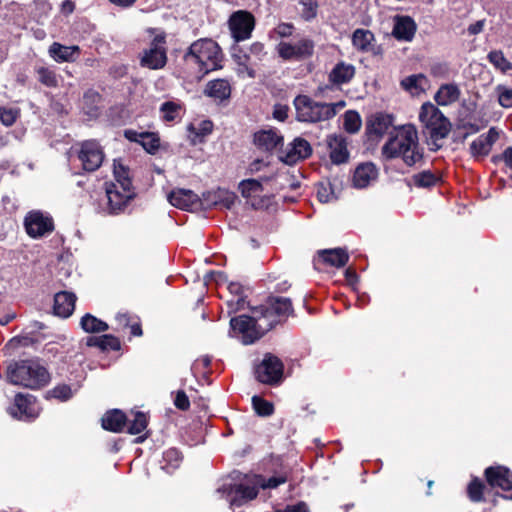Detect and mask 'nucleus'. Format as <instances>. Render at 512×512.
Listing matches in <instances>:
<instances>
[{
	"label": "nucleus",
	"instance_id": "nucleus-1",
	"mask_svg": "<svg viewBox=\"0 0 512 512\" xmlns=\"http://www.w3.org/2000/svg\"><path fill=\"white\" fill-rule=\"evenodd\" d=\"M384 160L400 158L405 165L412 167L423 158V149L419 145L417 130L412 125L394 128L382 146Z\"/></svg>",
	"mask_w": 512,
	"mask_h": 512
},
{
	"label": "nucleus",
	"instance_id": "nucleus-2",
	"mask_svg": "<svg viewBox=\"0 0 512 512\" xmlns=\"http://www.w3.org/2000/svg\"><path fill=\"white\" fill-rule=\"evenodd\" d=\"M184 64L196 79L222 68L223 53L217 42L210 38L194 41L183 56Z\"/></svg>",
	"mask_w": 512,
	"mask_h": 512
},
{
	"label": "nucleus",
	"instance_id": "nucleus-3",
	"mask_svg": "<svg viewBox=\"0 0 512 512\" xmlns=\"http://www.w3.org/2000/svg\"><path fill=\"white\" fill-rule=\"evenodd\" d=\"M287 481L285 476H272L265 479L262 475L246 477L245 482L232 484L224 483L217 489L221 497L229 500L232 509L241 507L251 500L255 499L259 493V488L275 489Z\"/></svg>",
	"mask_w": 512,
	"mask_h": 512
},
{
	"label": "nucleus",
	"instance_id": "nucleus-4",
	"mask_svg": "<svg viewBox=\"0 0 512 512\" xmlns=\"http://www.w3.org/2000/svg\"><path fill=\"white\" fill-rule=\"evenodd\" d=\"M7 380L13 385L39 389L49 382L50 374L38 360H20L8 366Z\"/></svg>",
	"mask_w": 512,
	"mask_h": 512
},
{
	"label": "nucleus",
	"instance_id": "nucleus-5",
	"mask_svg": "<svg viewBox=\"0 0 512 512\" xmlns=\"http://www.w3.org/2000/svg\"><path fill=\"white\" fill-rule=\"evenodd\" d=\"M293 105L296 111L297 121L317 123L335 117L338 111L345 107V102H317L307 95H298L295 97Z\"/></svg>",
	"mask_w": 512,
	"mask_h": 512
},
{
	"label": "nucleus",
	"instance_id": "nucleus-6",
	"mask_svg": "<svg viewBox=\"0 0 512 512\" xmlns=\"http://www.w3.org/2000/svg\"><path fill=\"white\" fill-rule=\"evenodd\" d=\"M251 314V316L240 315L230 320V335L245 345L254 343L269 331L263 328L265 322L255 314V307L251 308Z\"/></svg>",
	"mask_w": 512,
	"mask_h": 512
},
{
	"label": "nucleus",
	"instance_id": "nucleus-7",
	"mask_svg": "<svg viewBox=\"0 0 512 512\" xmlns=\"http://www.w3.org/2000/svg\"><path fill=\"white\" fill-rule=\"evenodd\" d=\"M424 133L433 141L444 139L450 132L451 124L443 113L432 103H424L419 113Z\"/></svg>",
	"mask_w": 512,
	"mask_h": 512
},
{
	"label": "nucleus",
	"instance_id": "nucleus-8",
	"mask_svg": "<svg viewBox=\"0 0 512 512\" xmlns=\"http://www.w3.org/2000/svg\"><path fill=\"white\" fill-rule=\"evenodd\" d=\"M293 312L291 300L286 297L270 298L265 304L255 307V314L264 320L263 328L271 330L282 319Z\"/></svg>",
	"mask_w": 512,
	"mask_h": 512
},
{
	"label": "nucleus",
	"instance_id": "nucleus-9",
	"mask_svg": "<svg viewBox=\"0 0 512 512\" xmlns=\"http://www.w3.org/2000/svg\"><path fill=\"white\" fill-rule=\"evenodd\" d=\"M105 211L110 215L123 213L128 203L134 197L131 181H124V184L105 183Z\"/></svg>",
	"mask_w": 512,
	"mask_h": 512
},
{
	"label": "nucleus",
	"instance_id": "nucleus-10",
	"mask_svg": "<svg viewBox=\"0 0 512 512\" xmlns=\"http://www.w3.org/2000/svg\"><path fill=\"white\" fill-rule=\"evenodd\" d=\"M279 57L285 61L301 62L311 58L315 51V42L307 37L296 42L281 41L276 47Z\"/></svg>",
	"mask_w": 512,
	"mask_h": 512
},
{
	"label": "nucleus",
	"instance_id": "nucleus-11",
	"mask_svg": "<svg viewBox=\"0 0 512 512\" xmlns=\"http://www.w3.org/2000/svg\"><path fill=\"white\" fill-rule=\"evenodd\" d=\"M165 37L157 35L148 48L140 54V66L151 70H159L167 63V49Z\"/></svg>",
	"mask_w": 512,
	"mask_h": 512
},
{
	"label": "nucleus",
	"instance_id": "nucleus-12",
	"mask_svg": "<svg viewBox=\"0 0 512 512\" xmlns=\"http://www.w3.org/2000/svg\"><path fill=\"white\" fill-rule=\"evenodd\" d=\"M283 368V363L278 357L266 354L261 363L257 365L255 375L259 382L273 385L282 379Z\"/></svg>",
	"mask_w": 512,
	"mask_h": 512
},
{
	"label": "nucleus",
	"instance_id": "nucleus-13",
	"mask_svg": "<svg viewBox=\"0 0 512 512\" xmlns=\"http://www.w3.org/2000/svg\"><path fill=\"white\" fill-rule=\"evenodd\" d=\"M78 158L85 171L94 172L101 166L104 152L96 140H86L81 143Z\"/></svg>",
	"mask_w": 512,
	"mask_h": 512
},
{
	"label": "nucleus",
	"instance_id": "nucleus-14",
	"mask_svg": "<svg viewBox=\"0 0 512 512\" xmlns=\"http://www.w3.org/2000/svg\"><path fill=\"white\" fill-rule=\"evenodd\" d=\"M232 37L240 42L250 38L255 26V19L250 12L239 10L234 12L228 21Z\"/></svg>",
	"mask_w": 512,
	"mask_h": 512
},
{
	"label": "nucleus",
	"instance_id": "nucleus-15",
	"mask_svg": "<svg viewBox=\"0 0 512 512\" xmlns=\"http://www.w3.org/2000/svg\"><path fill=\"white\" fill-rule=\"evenodd\" d=\"M9 414L18 420L30 421L38 414V405L34 396L18 393L15 396L14 404L8 409Z\"/></svg>",
	"mask_w": 512,
	"mask_h": 512
},
{
	"label": "nucleus",
	"instance_id": "nucleus-16",
	"mask_svg": "<svg viewBox=\"0 0 512 512\" xmlns=\"http://www.w3.org/2000/svg\"><path fill=\"white\" fill-rule=\"evenodd\" d=\"M24 224L27 234L33 238L42 237L54 229L52 218L38 211L30 212Z\"/></svg>",
	"mask_w": 512,
	"mask_h": 512
},
{
	"label": "nucleus",
	"instance_id": "nucleus-17",
	"mask_svg": "<svg viewBox=\"0 0 512 512\" xmlns=\"http://www.w3.org/2000/svg\"><path fill=\"white\" fill-rule=\"evenodd\" d=\"M485 477L492 488H500L503 491L512 490V473L505 466H491L486 468Z\"/></svg>",
	"mask_w": 512,
	"mask_h": 512
},
{
	"label": "nucleus",
	"instance_id": "nucleus-18",
	"mask_svg": "<svg viewBox=\"0 0 512 512\" xmlns=\"http://www.w3.org/2000/svg\"><path fill=\"white\" fill-rule=\"evenodd\" d=\"M498 137L499 133L494 127L490 128L487 133L479 135L470 144L471 156L475 159L486 157L490 153L493 144L498 140Z\"/></svg>",
	"mask_w": 512,
	"mask_h": 512
},
{
	"label": "nucleus",
	"instance_id": "nucleus-19",
	"mask_svg": "<svg viewBox=\"0 0 512 512\" xmlns=\"http://www.w3.org/2000/svg\"><path fill=\"white\" fill-rule=\"evenodd\" d=\"M168 201L171 205L182 210L196 209L200 199L196 193L189 189H174L168 194Z\"/></svg>",
	"mask_w": 512,
	"mask_h": 512
},
{
	"label": "nucleus",
	"instance_id": "nucleus-20",
	"mask_svg": "<svg viewBox=\"0 0 512 512\" xmlns=\"http://www.w3.org/2000/svg\"><path fill=\"white\" fill-rule=\"evenodd\" d=\"M417 30L414 19L410 16L396 15L392 35L398 41L410 42L413 40Z\"/></svg>",
	"mask_w": 512,
	"mask_h": 512
},
{
	"label": "nucleus",
	"instance_id": "nucleus-21",
	"mask_svg": "<svg viewBox=\"0 0 512 512\" xmlns=\"http://www.w3.org/2000/svg\"><path fill=\"white\" fill-rule=\"evenodd\" d=\"M394 117L387 113H376L372 115L366 124V132L370 138H380L393 126Z\"/></svg>",
	"mask_w": 512,
	"mask_h": 512
},
{
	"label": "nucleus",
	"instance_id": "nucleus-22",
	"mask_svg": "<svg viewBox=\"0 0 512 512\" xmlns=\"http://www.w3.org/2000/svg\"><path fill=\"white\" fill-rule=\"evenodd\" d=\"M327 146L332 163L342 164L349 158L347 139L342 134H332L327 137Z\"/></svg>",
	"mask_w": 512,
	"mask_h": 512
},
{
	"label": "nucleus",
	"instance_id": "nucleus-23",
	"mask_svg": "<svg viewBox=\"0 0 512 512\" xmlns=\"http://www.w3.org/2000/svg\"><path fill=\"white\" fill-rule=\"evenodd\" d=\"M378 169L371 163H362L357 166L352 177V183L355 188L363 189L368 187L377 179Z\"/></svg>",
	"mask_w": 512,
	"mask_h": 512
},
{
	"label": "nucleus",
	"instance_id": "nucleus-24",
	"mask_svg": "<svg viewBox=\"0 0 512 512\" xmlns=\"http://www.w3.org/2000/svg\"><path fill=\"white\" fill-rule=\"evenodd\" d=\"M204 95L215 102L223 103L231 96V85L226 79L211 80L205 86Z\"/></svg>",
	"mask_w": 512,
	"mask_h": 512
},
{
	"label": "nucleus",
	"instance_id": "nucleus-25",
	"mask_svg": "<svg viewBox=\"0 0 512 512\" xmlns=\"http://www.w3.org/2000/svg\"><path fill=\"white\" fill-rule=\"evenodd\" d=\"M124 135L129 141L141 144L149 153H154L160 146L159 137L151 132H137L129 129L124 132Z\"/></svg>",
	"mask_w": 512,
	"mask_h": 512
},
{
	"label": "nucleus",
	"instance_id": "nucleus-26",
	"mask_svg": "<svg viewBox=\"0 0 512 512\" xmlns=\"http://www.w3.org/2000/svg\"><path fill=\"white\" fill-rule=\"evenodd\" d=\"M76 295L71 292L61 291L54 296V313L55 315L67 318L75 309Z\"/></svg>",
	"mask_w": 512,
	"mask_h": 512
},
{
	"label": "nucleus",
	"instance_id": "nucleus-27",
	"mask_svg": "<svg viewBox=\"0 0 512 512\" xmlns=\"http://www.w3.org/2000/svg\"><path fill=\"white\" fill-rule=\"evenodd\" d=\"M48 53L57 63L75 62L79 56L80 48L78 46H65L58 42H53L48 49Z\"/></svg>",
	"mask_w": 512,
	"mask_h": 512
},
{
	"label": "nucleus",
	"instance_id": "nucleus-28",
	"mask_svg": "<svg viewBox=\"0 0 512 512\" xmlns=\"http://www.w3.org/2000/svg\"><path fill=\"white\" fill-rule=\"evenodd\" d=\"M355 67L344 61L338 62L328 75L329 82L333 85H343L349 83L355 76Z\"/></svg>",
	"mask_w": 512,
	"mask_h": 512
},
{
	"label": "nucleus",
	"instance_id": "nucleus-29",
	"mask_svg": "<svg viewBox=\"0 0 512 512\" xmlns=\"http://www.w3.org/2000/svg\"><path fill=\"white\" fill-rule=\"evenodd\" d=\"M283 137L273 129L261 130L254 135V143L260 149L272 151L282 144Z\"/></svg>",
	"mask_w": 512,
	"mask_h": 512
},
{
	"label": "nucleus",
	"instance_id": "nucleus-30",
	"mask_svg": "<svg viewBox=\"0 0 512 512\" xmlns=\"http://www.w3.org/2000/svg\"><path fill=\"white\" fill-rule=\"evenodd\" d=\"M312 154L310 143L303 138H296L290 144V148L286 154L285 162L293 164L298 160L306 159Z\"/></svg>",
	"mask_w": 512,
	"mask_h": 512
},
{
	"label": "nucleus",
	"instance_id": "nucleus-31",
	"mask_svg": "<svg viewBox=\"0 0 512 512\" xmlns=\"http://www.w3.org/2000/svg\"><path fill=\"white\" fill-rule=\"evenodd\" d=\"M460 94V89L456 84H443L436 92L434 100L440 106H448L455 103L459 99Z\"/></svg>",
	"mask_w": 512,
	"mask_h": 512
},
{
	"label": "nucleus",
	"instance_id": "nucleus-32",
	"mask_svg": "<svg viewBox=\"0 0 512 512\" xmlns=\"http://www.w3.org/2000/svg\"><path fill=\"white\" fill-rule=\"evenodd\" d=\"M318 254L323 262L336 268L344 267L349 260L348 252L343 248L321 250Z\"/></svg>",
	"mask_w": 512,
	"mask_h": 512
},
{
	"label": "nucleus",
	"instance_id": "nucleus-33",
	"mask_svg": "<svg viewBox=\"0 0 512 512\" xmlns=\"http://www.w3.org/2000/svg\"><path fill=\"white\" fill-rule=\"evenodd\" d=\"M126 424V415L117 409L107 412L102 418V427L115 433L123 431Z\"/></svg>",
	"mask_w": 512,
	"mask_h": 512
},
{
	"label": "nucleus",
	"instance_id": "nucleus-34",
	"mask_svg": "<svg viewBox=\"0 0 512 512\" xmlns=\"http://www.w3.org/2000/svg\"><path fill=\"white\" fill-rule=\"evenodd\" d=\"M116 329L125 330L130 328V334L132 336H141L142 328L137 316L132 315L128 312H119L115 316Z\"/></svg>",
	"mask_w": 512,
	"mask_h": 512
},
{
	"label": "nucleus",
	"instance_id": "nucleus-35",
	"mask_svg": "<svg viewBox=\"0 0 512 512\" xmlns=\"http://www.w3.org/2000/svg\"><path fill=\"white\" fill-rule=\"evenodd\" d=\"M79 389V384L69 385L66 383H60L47 391L46 398L56 399L60 402H67L74 397Z\"/></svg>",
	"mask_w": 512,
	"mask_h": 512
},
{
	"label": "nucleus",
	"instance_id": "nucleus-36",
	"mask_svg": "<svg viewBox=\"0 0 512 512\" xmlns=\"http://www.w3.org/2000/svg\"><path fill=\"white\" fill-rule=\"evenodd\" d=\"M270 177L260 179H245L239 184V189L244 198H255L263 192V182L270 180Z\"/></svg>",
	"mask_w": 512,
	"mask_h": 512
},
{
	"label": "nucleus",
	"instance_id": "nucleus-37",
	"mask_svg": "<svg viewBox=\"0 0 512 512\" xmlns=\"http://www.w3.org/2000/svg\"><path fill=\"white\" fill-rule=\"evenodd\" d=\"M427 78L423 74H413L401 80V87L411 95H419L425 91Z\"/></svg>",
	"mask_w": 512,
	"mask_h": 512
},
{
	"label": "nucleus",
	"instance_id": "nucleus-38",
	"mask_svg": "<svg viewBox=\"0 0 512 512\" xmlns=\"http://www.w3.org/2000/svg\"><path fill=\"white\" fill-rule=\"evenodd\" d=\"M374 34L365 29H356L352 35V44L360 52H369L372 50Z\"/></svg>",
	"mask_w": 512,
	"mask_h": 512
},
{
	"label": "nucleus",
	"instance_id": "nucleus-39",
	"mask_svg": "<svg viewBox=\"0 0 512 512\" xmlns=\"http://www.w3.org/2000/svg\"><path fill=\"white\" fill-rule=\"evenodd\" d=\"M35 74L37 75L38 81L49 88H54L58 85V77L55 70L52 67L42 65H36L34 67Z\"/></svg>",
	"mask_w": 512,
	"mask_h": 512
},
{
	"label": "nucleus",
	"instance_id": "nucleus-40",
	"mask_svg": "<svg viewBox=\"0 0 512 512\" xmlns=\"http://www.w3.org/2000/svg\"><path fill=\"white\" fill-rule=\"evenodd\" d=\"M81 328L87 333L105 332L109 329V325L92 314H85L80 321Z\"/></svg>",
	"mask_w": 512,
	"mask_h": 512
},
{
	"label": "nucleus",
	"instance_id": "nucleus-41",
	"mask_svg": "<svg viewBox=\"0 0 512 512\" xmlns=\"http://www.w3.org/2000/svg\"><path fill=\"white\" fill-rule=\"evenodd\" d=\"M182 455L176 448H170L163 453L162 469L167 473H173L181 464Z\"/></svg>",
	"mask_w": 512,
	"mask_h": 512
},
{
	"label": "nucleus",
	"instance_id": "nucleus-42",
	"mask_svg": "<svg viewBox=\"0 0 512 512\" xmlns=\"http://www.w3.org/2000/svg\"><path fill=\"white\" fill-rule=\"evenodd\" d=\"M213 130V123L210 120L201 121L198 126L191 125L189 127L190 136L194 144L203 142Z\"/></svg>",
	"mask_w": 512,
	"mask_h": 512
},
{
	"label": "nucleus",
	"instance_id": "nucleus-43",
	"mask_svg": "<svg viewBox=\"0 0 512 512\" xmlns=\"http://www.w3.org/2000/svg\"><path fill=\"white\" fill-rule=\"evenodd\" d=\"M101 95L93 90H87L83 95V109L89 116H94L98 112V103L100 102Z\"/></svg>",
	"mask_w": 512,
	"mask_h": 512
},
{
	"label": "nucleus",
	"instance_id": "nucleus-44",
	"mask_svg": "<svg viewBox=\"0 0 512 512\" xmlns=\"http://www.w3.org/2000/svg\"><path fill=\"white\" fill-rule=\"evenodd\" d=\"M487 58L489 62L498 70L506 73L512 70V63L506 59L503 52L500 50H494L488 53Z\"/></svg>",
	"mask_w": 512,
	"mask_h": 512
},
{
	"label": "nucleus",
	"instance_id": "nucleus-45",
	"mask_svg": "<svg viewBox=\"0 0 512 512\" xmlns=\"http://www.w3.org/2000/svg\"><path fill=\"white\" fill-rule=\"evenodd\" d=\"M207 197L212 198L211 200H209L212 205H218L221 203L226 208H230L235 200V195L233 193H229L228 191L221 189L207 193Z\"/></svg>",
	"mask_w": 512,
	"mask_h": 512
},
{
	"label": "nucleus",
	"instance_id": "nucleus-46",
	"mask_svg": "<svg viewBox=\"0 0 512 512\" xmlns=\"http://www.w3.org/2000/svg\"><path fill=\"white\" fill-rule=\"evenodd\" d=\"M127 432L136 435L144 431L148 425L147 417L142 412H136L133 415V420H127Z\"/></svg>",
	"mask_w": 512,
	"mask_h": 512
},
{
	"label": "nucleus",
	"instance_id": "nucleus-47",
	"mask_svg": "<svg viewBox=\"0 0 512 512\" xmlns=\"http://www.w3.org/2000/svg\"><path fill=\"white\" fill-rule=\"evenodd\" d=\"M415 186L421 188H428L434 186L438 178L431 171H422L413 176Z\"/></svg>",
	"mask_w": 512,
	"mask_h": 512
},
{
	"label": "nucleus",
	"instance_id": "nucleus-48",
	"mask_svg": "<svg viewBox=\"0 0 512 512\" xmlns=\"http://www.w3.org/2000/svg\"><path fill=\"white\" fill-rule=\"evenodd\" d=\"M252 404L255 412L262 417H267L273 414L274 407L273 404L259 396H254L252 398Z\"/></svg>",
	"mask_w": 512,
	"mask_h": 512
},
{
	"label": "nucleus",
	"instance_id": "nucleus-49",
	"mask_svg": "<svg viewBox=\"0 0 512 512\" xmlns=\"http://www.w3.org/2000/svg\"><path fill=\"white\" fill-rule=\"evenodd\" d=\"M180 109V105L172 101L164 102L160 107L162 117L167 122L176 120L179 116Z\"/></svg>",
	"mask_w": 512,
	"mask_h": 512
},
{
	"label": "nucleus",
	"instance_id": "nucleus-50",
	"mask_svg": "<svg viewBox=\"0 0 512 512\" xmlns=\"http://www.w3.org/2000/svg\"><path fill=\"white\" fill-rule=\"evenodd\" d=\"M344 129L348 133H356L361 127V119L357 112L347 111L344 116Z\"/></svg>",
	"mask_w": 512,
	"mask_h": 512
},
{
	"label": "nucleus",
	"instance_id": "nucleus-51",
	"mask_svg": "<svg viewBox=\"0 0 512 512\" xmlns=\"http://www.w3.org/2000/svg\"><path fill=\"white\" fill-rule=\"evenodd\" d=\"M301 17L305 21H311L317 16L318 3L315 0H300Z\"/></svg>",
	"mask_w": 512,
	"mask_h": 512
},
{
	"label": "nucleus",
	"instance_id": "nucleus-52",
	"mask_svg": "<svg viewBox=\"0 0 512 512\" xmlns=\"http://www.w3.org/2000/svg\"><path fill=\"white\" fill-rule=\"evenodd\" d=\"M498 103L503 108H511L512 107V89L505 85H497L495 88Z\"/></svg>",
	"mask_w": 512,
	"mask_h": 512
},
{
	"label": "nucleus",
	"instance_id": "nucleus-53",
	"mask_svg": "<svg viewBox=\"0 0 512 512\" xmlns=\"http://www.w3.org/2000/svg\"><path fill=\"white\" fill-rule=\"evenodd\" d=\"M483 483L478 479L474 478L468 485L467 492L469 498L473 502H480L483 499Z\"/></svg>",
	"mask_w": 512,
	"mask_h": 512
},
{
	"label": "nucleus",
	"instance_id": "nucleus-54",
	"mask_svg": "<svg viewBox=\"0 0 512 512\" xmlns=\"http://www.w3.org/2000/svg\"><path fill=\"white\" fill-rule=\"evenodd\" d=\"M19 116V112L14 108L0 107V121L5 126H11L14 124Z\"/></svg>",
	"mask_w": 512,
	"mask_h": 512
},
{
	"label": "nucleus",
	"instance_id": "nucleus-55",
	"mask_svg": "<svg viewBox=\"0 0 512 512\" xmlns=\"http://www.w3.org/2000/svg\"><path fill=\"white\" fill-rule=\"evenodd\" d=\"M101 350H119L120 341L113 335L104 334L102 335Z\"/></svg>",
	"mask_w": 512,
	"mask_h": 512
},
{
	"label": "nucleus",
	"instance_id": "nucleus-56",
	"mask_svg": "<svg viewBox=\"0 0 512 512\" xmlns=\"http://www.w3.org/2000/svg\"><path fill=\"white\" fill-rule=\"evenodd\" d=\"M114 178L115 181L113 183H117L119 185L124 184V181H131L129 177V171L122 166L121 164H117L114 162Z\"/></svg>",
	"mask_w": 512,
	"mask_h": 512
},
{
	"label": "nucleus",
	"instance_id": "nucleus-57",
	"mask_svg": "<svg viewBox=\"0 0 512 512\" xmlns=\"http://www.w3.org/2000/svg\"><path fill=\"white\" fill-rule=\"evenodd\" d=\"M247 54L251 56V60L255 64L257 61L262 60V57L266 54L264 45L260 42L253 43L249 47V52Z\"/></svg>",
	"mask_w": 512,
	"mask_h": 512
},
{
	"label": "nucleus",
	"instance_id": "nucleus-58",
	"mask_svg": "<svg viewBox=\"0 0 512 512\" xmlns=\"http://www.w3.org/2000/svg\"><path fill=\"white\" fill-rule=\"evenodd\" d=\"M246 303V297L243 294L232 296V298L227 301L229 312H237L244 309Z\"/></svg>",
	"mask_w": 512,
	"mask_h": 512
},
{
	"label": "nucleus",
	"instance_id": "nucleus-59",
	"mask_svg": "<svg viewBox=\"0 0 512 512\" xmlns=\"http://www.w3.org/2000/svg\"><path fill=\"white\" fill-rule=\"evenodd\" d=\"M36 14L39 17L48 16L50 11L52 10V5L48 0H35L34 2Z\"/></svg>",
	"mask_w": 512,
	"mask_h": 512
},
{
	"label": "nucleus",
	"instance_id": "nucleus-60",
	"mask_svg": "<svg viewBox=\"0 0 512 512\" xmlns=\"http://www.w3.org/2000/svg\"><path fill=\"white\" fill-rule=\"evenodd\" d=\"M294 25L292 23H280L278 24L274 32L282 38L290 37L293 34L294 31Z\"/></svg>",
	"mask_w": 512,
	"mask_h": 512
},
{
	"label": "nucleus",
	"instance_id": "nucleus-61",
	"mask_svg": "<svg viewBox=\"0 0 512 512\" xmlns=\"http://www.w3.org/2000/svg\"><path fill=\"white\" fill-rule=\"evenodd\" d=\"M174 405L180 410H187L190 406L189 399L185 392L178 391L174 400Z\"/></svg>",
	"mask_w": 512,
	"mask_h": 512
},
{
	"label": "nucleus",
	"instance_id": "nucleus-62",
	"mask_svg": "<svg viewBox=\"0 0 512 512\" xmlns=\"http://www.w3.org/2000/svg\"><path fill=\"white\" fill-rule=\"evenodd\" d=\"M211 358L209 356L199 357L193 364L192 369L194 371H200L201 369H207L210 366Z\"/></svg>",
	"mask_w": 512,
	"mask_h": 512
},
{
	"label": "nucleus",
	"instance_id": "nucleus-63",
	"mask_svg": "<svg viewBox=\"0 0 512 512\" xmlns=\"http://www.w3.org/2000/svg\"><path fill=\"white\" fill-rule=\"evenodd\" d=\"M278 512H309L305 503L300 502L296 505H289L285 509Z\"/></svg>",
	"mask_w": 512,
	"mask_h": 512
},
{
	"label": "nucleus",
	"instance_id": "nucleus-64",
	"mask_svg": "<svg viewBox=\"0 0 512 512\" xmlns=\"http://www.w3.org/2000/svg\"><path fill=\"white\" fill-rule=\"evenodd\" d=\"M75 10V3L71 0H64L61 3L60 11L64 15H70Z\"/></svg>",
	"mask_w": 512,
	"mask_h": 512
}]
</instances>
